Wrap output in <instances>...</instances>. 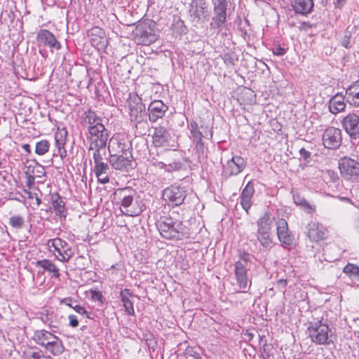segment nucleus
Returning a JSON list of instances; mask_svg holds the SVG:
<instances>
[{
  "label": "nucleus",
  "instance_id": "f257e3e1",
  "mask_svg": "<svg viewBox=\"0 0 359 359\" xmlns=\"http://www.w3.org/2000/svg\"><path fill=\"white\" fill-rule=\"evenodd\" d=\"M213 13L210 22V30L225 39L231 38V30L227 24L226 0H212Z\"/></svg>",
  "mask_w": 359,
  "mask_h": 359
},
{
  "label": "nucleus",
  "instance_id": "f03ea898",
  "mask_svg": "<svg viewBox=\"0 0 359 359\" xmlns=\"http://www.w3.org/2000/svg\"><path fill=\"white\" fill-rule=\"evenodd\" d=\"M156 226L161 236L166 239H180L188 233L183 222L171 216L161 217Z\"/></svg>",
  "mask_w": 359,
  "mask_h": 359
},
{
  "label": "nucleus",
  "instance_id": "7ed1b4c3",
  "mask_svg": "<svg viewBox=\"0 0 359 359\" xmlns=\"http://www.w3.org/2000/svg\"><path fill=\"white\" fill-rule=\"evenodd\" d=\"M250 255L243 252L239 259L234 263V275L240 289L243 290L250 287V281L248 271L251 266Z\"/></svg>",
  "mask_w": 359,
  "mask_h": 359
},
{
  "label": "nucleus",
  "instance_id": "20e7f679",
  "mask_svg": "<svg viewBox=\"0 0 359 359\" xmlns=\"http://www.w3.org/2000/svg\"><path fill=\"white\" fill-rule=\"evenodd\" d=\"M121 201V211L123 214L130 217L139 215L142 212V209L136 205L134 202L137 192L135 189L126 187L117 191L116 193Z\"/></svg>",
  "mask_w": 359,
  "mask_h": 359
},
{
  "label": "nucleus",
  "instance_id": "39448f33",
  "mask_svg": "<svg viewBox=\"0 0 359 359\" xmlns=\"http://www.w3.org/2000/svg\"><path fill=\"white\" fill-rule=\"evenodd\" d=\"M154 27L155 23L152 20H146L140 22L133 31L136 41L144 46H148L155 42L157 39V34Z\"/></svg>",
  "mask_w": 359,
  "mask_h": 359
},
{
  "label": "nucleus",
  "instance_id": "423d86ee",
  "mask_svg": "<svg viewBox=\"0 0 359 359\" xmlns=\"http://www.w3.org/2000/svg\"><path fill=\"white\" fill-rule=\"evenodd\" d=\"M48 245L53 248L55 257L60 262H68L74 255L72 246L60 238L49 239Z\"/></svg>",
  "mask_w": 359,
  "mask_h": 359
},
{
  "label": "nucleus",
  "instance_id": "0eeeda50",
  "mask_svg": "<svg viewBox=\"0 0 359 359\" xmlns=\"http://www.w3.org/2000/svg\"><path fill=\"white\" fill-rule=\"evenodd\" d=\"M163 197L169 206H179L187 197V190L184 187L171 185L163 190Z\"/></svg>",
  "mask_w": 359,
  "mask_h": 359
},
{
  "label": "nucleus",
  "instance_id": "6e6552de",
  "mask_svg": "<svg viewBox=\"0 0 359 359\" xmlns=\"http://www.w3.org/2000/svg\"><path fill=\"white\" fill-rule=\"evenodd\" d=\"M339 169L341 176L347 180H354L359 177V163L344 156L339 160Z\"/></svg>",
  "mask_w": 359,
  "mask_h": 359
},
{
  "label": "nucleus",
  "instance_id": "1a4fd4ad",
  "mask_svg": "<svg viewBox=\"0 0 359 359\" xmlns=\"http://www.w3.org/2000/svg\"><path fill=\"white\" fill-rule=\"evenodd\" d=\"M88 130L89 133L90 147L94 148L106 147L109 133L103 124L96 126H88Z\"/></svg>",
  "mask_w": 359,
  "mask_h": 359
},
{
  "label": "nucleus",
  "instance_id": "9d476101",
  "mask_svg": "<svg viewBox=\"0 0 359 359\" xmlns=\"http://www.w3.org/2000/svg\"><path fill=\"white\" fill-rule=\"evenodd\" d=\"M109 153H111L110 146L108 147ZM133 156L129 150L122 151L121 154H110L109 162L116 170H128L132 168Z\"/></svg>",
  "mask_w": 359,
  "mask_h": 359
},
{
  "label": "nucleus",
  "instance_id": "9b49d317",
  "mask_svg": "<svg viewBox=\"0 0 359 359\" xmlns=\"http://www.w3.org/2000/svg\"><path fill=\"white\" fill-rule=\"evenodd\" d=\"M246 160L239 156H233L223 165L222 175L224 177L229 178L231 176L238 175L246 167Z\"/></svg>",
  "mask_w": 359,
  "mask_h": 359
},
{
  "label": "nucleus",
  "instance_id": "f8f14e48",
  "mask_svg": "<svg viewBox=\"0 0 359 359\" xmlns=\"http://www.w3.org/2000/svg\"><path fill=\"white\" fill-rule=\"evenodd\" d=\"M342 142L341 130L335 127H328L323 135V144L330 149L339 148Z\"/></svg>",
  "mask_w": 359,
  "mask_h": 359
},
{
  "label": "nucleus",
  "instance_id": "ddd939ff",
  "mask_svg": "<svg viewBox=\"0 0 359 359\" xmlns=\"http://www.w3.org/2000/svg\"><path fill=\"white\" fill-rule=\"evenodd\" d=\"M154 133L151 135L152 144L155 147H166L172 146L170 142L172 136L167 128L161 125L153 127Z\"/></svg>",
  "mask_w": 359,
  "mask_h": 359
},
{
  "label": "nucleus",
  "instance_id": "4468645a",
  "mask_svg": "<svg viewBox=\"0 0 359 359\" xmlns=\"http://www.w3.org/2000/svg\"><path fill=\"white\" fill-rule=\"evenodd\" d=\"M344 130L351 139L359 138V116L355 113H349L341 121Z\"/></svg>",
  "mask_w": 359,
  "mask_h": 359
},
{
  "label": "nucleus",
  "instance_id": "2eb2a0df",
  "mask_svg": "<svg viewBox=\"0 0 359 359\" xmlns=\"http://www.w3.org/2000/svg\"><path fill=\"white\" fill-rule=\"evenodd\" d=\"M87 34L90 37L92 46L99 51H104L106 49L108 42L105 32L102 28L95 26L88 30Z\"/></svg>",
  "mask_w": 359,
  "mask_h": 359
},
{
  "label": "nucleus",
  "instance_id": "dca6fc26",
  "mask_svg": "<svg viewBox=\"0 0 359 359\" xmlns=\"http://www.w3.org/2000/svg\"><path fill=\"white\" fill-rule=\"evenodd\" d=\"M277 235L279 241L285 247L293 245L294 235L289 231L287 222L284 219L276 222Z\"/></svg>",
  "mask_w": 359,
  "mask_h": 359
},
{
  "label": "nucleus",
  "instance_id": "f3484780",
  "mask_svg": "<svg viewBox=\"0 0 359 359\" xmlns=\"http://www.w3.org/2000/svg\"><path fill=\"white\" fill-rule=\"evenodd\" d=\"M189 11L192 20L196 22L208 16V5L204 0H193Z\"/></svg>",
  "mask_w": 359,
  "mask_h": 359
},
{
  "label": "nucleus",
  "instance_id": "a211bd4d",
  "mask_svg": "<svg viewBox=\"0 0 359 359\" xmlns=\"http://www.w3.org/2000/svg\"><path fill=\"white\" fill-rule=\"evenodd\" d=\"M37 40L40 44L49 48L52 52L54 50H58L61 48L60 43L54 34L47 29H41L38 32Z\"/></svg>",
  "mask_w": 359,
  "mask_h": 359
},
{
  "label": "nucleus",
  "instance_id": "6ab92c4d",
  "mask_svg": "<svg viewBox=\"0 0 359 359\" xmlns=\"http://www.w3.org/2000/svg\"><path fill=\"white\" fill-rule=\"evenodd\" d=\"M168 109V107L161 100H158L151 102L148 107L150 122L155 123L159 118H162Z\"/></svg>",
  "mask_w": 359,
  "mask_h": 359
},
{
  "label": "nucleus",
  "instance_id": "aec40b11",
  "mask_svg": "<svg viewBox=\"0 0 359 359\" xmlns=\"http://www.w3.org/2000/svg\"><path fill=\"white\" fill-rule=\"evenodd\" d=\"M50 338H36V344L43 346L47 352L53 355H60L64 351V346L59 338H53L54 340L49 341Z\"/></svg>",
  "mask_w": 359,
  "mask_h": 359
},
{
  "label": "nucleus",
  "instance_id": "412c9836",
  "mask_svg": "<svg viewBox=\"0 0 359 359\" xmlns=\"http://www.w3.org/2000/svg\"><path fill=\"white\" fill-rule=\"evenodd\" d=\"M306 229L308 237L312 241L318 242L325 238L326 229L316 221H311Z\"/></svg>",
  "mask_w": 359,
  "mask_h": 359
},
{
  "label": "nucleus",
  "instance_id": "4be33fe9",
  "mask_svg": "<svg viewBox=\"0 0 359 359\" xmlns=\"http://www.w3.org/2000/svg\"><path fill=\"white\" fill-rule=\"evenodd\" d=\"M255 194V186L252 182L247 183L240 196V203L242 208L248 213L252 206V198Z\"/></svg>",
  "mask_w": 359,
  "mask_h": 359
},
{
  "label": "nucleus",
  "instance_id": "5701e85b",
  "mask_svg": "<svg viewBox=\"0 0 359 359\" xmlns=\"http://www.w3.org/2000/svg\"><path fill=\"white\" fill-rule=\"evenodd\" d=\"M50 201L55 214L60 218H66L67 210L65 203L57 192L50 194Z\"/></svg>",
  "mask_w": 359,
  "mask_h": 359
},
{
  "label": "nucleus",
  "instance_id": "b1692460",
  "mask_svg": "<svg viewBox=\"0 0 359 359\" xmlns=\"http://www.w3.org/2000/svg\"><path fill=\"white\" fill-rule=\"evenodd\" d=\"M307 330L309 332V337H328L331 332L328 325L321 320L310 323Z\"/></svg>",
  "mask_w": 359,
  "mask_h": 359
},
{
  "label": "nucleus",
  "instance_id": "393cba45",
  "mask_svg": "<svg viewBox=\"0 0 359 359\" xmlns=\"http://www.w3.org/2000/svg\"><path fill=\"white\" fill-rule=\"evenodd\" d=\"M133 103L135 104L133 105L130 104V116L132 121H136L137 123H142V112L144 110L145 107L142 102V100L140 97H137L134 99Z\"/></svg>",
  "mask_w": 359,
  "mask_h": 359
},
{
  "label": "nucleus",
  "instance_id": "a878e982",
  "mask_svg": "<svg viewBox=\"0 0 359 359\" xmlns=\"http://www.w3.org/2000/svg\"><path fill=\"white\" fill-rule=\"evenodd\" d=\"M345 97L340 93L332 96L329 101V110L333 114H337L345 109Z\"/></svg>",
  "mask_w": 359,
  "mask_h": 359
},
{
  "label": "nucleus",
  "instance_id": "bb28decb",
  "mask_svg": "<svg viewBox=\"0 0 359 359\" xmlns=\"http://www.w3.org/2000/svg\"><path fill=\"white\" fill-rule=\"evenodd\" d=\"M314 4L313 0H294L292 7L296 13L307 15L312 11Z\"/></svg>",
  "mask_w": 359,
  "mask_h": 359
},
{
  "label": "nucleus",
  "instance_id": "cd10ccee",
  "mask_svg": "<svg viewBox=\"0 0 359 359\" xmlns=\"http://www.w3.org/2000/svg\"><path fill=\"white\" fill-rule=\"evenodd\" d=\"M120 297L123 305L125 308V311L130 316H134L135 311L133 307V302L130 299V298L134 296L131 291L129 289L126 288L121 290Z\"/></svg>",
  "mask_w": 359,
  "mask_h": 359
},
{
  "label": "nucleus",
  "instance_id": "c85d7f7f",
  "mask_svg": "<svg viewBox=\"0 0 359 359\" xmlns=\"http://www.w3.org/2000/svg\"><path fill=\"white\" fill-rule=\"evenodd\" d=\"M346 96L351 105L359 107V80L346 89Z\"/></svg>",
  "mask_w": 359,
  "mask_h": 359
},
{
  "label": "nucleus",
  "instance_id": "c756f323",
  "mask_svg": "<svg viewBox=\"0 0 359 359\" xmlns=\"http://www.w3.org/2000/svg\"><path fill=\"white\" fill-rule=\"evenodd\" d=\"M272 222L273 218L271 217L270 212H264L257 222V233L271 232Z\"/></svg>",
  "mask_w": 359,
  "mask_h": 359
},
{
  "label": "nucleus",
  "instance_id": "7c9ffc66",
  "mask_svg": "<svg viewBox=\"0 0 359 359\" xmlns=\"http://www.w3.org/2000/svg\"><path fill=\"white\" fill-rule=\"evenodd\" d=\"M36 266L43 268L45 271H47L51 274L52 277L59 278L60 272L55 264L50 260L44 259L42 260H38L36 262Z\"/></svg>",
  "mask_w": 359,
  "mask_h": 359
},
{
  "label": "nucleus",
  "instance_id": "2f4dec72",
  "mask_svg": "<svg viewBox=\"0 0 359 359\" xmlns=\"http://www.w3.org/2000/svg\"><path fill=\"white\" fill-rule=\"evenodd\" d=\"M190 133L192 138H198V137H204L208 139H211L212 137V133L210 130H205L203 132L201 131L200 128L196 121H191L190 123ZM203 128V126L201 127Z\"/></svg>",
  "mask_w": 359,
  "mask_h": 359
},
{
  "label": "nucleus",
  "instance_id": "473e14b6",
  "mask_svg": "<svg viewBox=\"0 0 359 359\" xmlns=\"http://www.w3.org/2000/svg\"><path fill=\"white\" fill-rule=\"evenodd\" d=\"M171 27L172 33L177 35L186 34L187 32L184 21L179 17H174Z\"/></svg>",
  "mask_w": 359,
  "mask_h": 359
},
{
  "label": "nucleus",
  "instance_id": "72a5a7b5",
  "mask_svg": "<svg viewBox=\"0 0 359 359\" xmlns=\"http://www.w3.org/2000/svg\"><path fill=\"white\" fill-rule=\"evenodd\" d=\"M85 121L88 123V126H96L102 125V118L98 116L95 112L88 110L84 113Z\"/></svg>",
  "mask_w": 359,
  "mask_h": 359
},
{
  "label": "nucleus",
  "instance_id": "f704fd0d",
  "mask_svg": "<svg viewBox=\"0 0 359 359\" xmlns=\"http://www.w3.org/2000/svg\"><path fill=\"white\" fill-rule=\"evenodd\" d=\"M257 238L264 248L269 250L272 247L271 232L257 233Z\"/></svg>",
  "mask_w": 359,
  "mask_h": 359
},
{
  "label": "nucleus",
  "instance_id": "c9c22d12",
  "mask_svg": "<svg viewBox=\"0 0 359 359\" xmlns=\"http://www.w3.org/2000/svg\"><path fill=\"white\" fill-rule=\"evenodd\" d=\"M343 272L348 275L353 280L359 282V267L353 264H348Z\"/></svg>",
  "mask_w": 359,
  "mask_h": 359
},
{
  "label": "nucleus",
  "instance_id": "e433bc0d",
  "mask_svg": "<svg viewBox=\"0 0 359 359\" xmlns=\"http://www.w3.org/2000/svg\"><path fill=\"white\" fill-rule=\"evenodd\" d=\"M8 224L15 229H21L25 226V219L20 215H13L9 218Z\"/></svg>",
  "mask_w": 359,
  "mask_h": 359
},
{
  "label": "nucleus",
  "instance_id": "4c0bfd02",
  "mask_svg": "<svg viewBox=\"0 0 359 359\" xmlns=\"http://www.w3.org/2000/svg\"><path fill=\"white\" fill-rule=\"evenodd\" d=\"M50 148V143L46 140H43L36 144L35 152L38 155L42 156L46 154Z\"/></svg>",
  "mask_w": 359,
  "mask_h": 359
},
{
  "label": "nucleus",
  "instance_id": "58836bf2",
  "mask_svg": "<svg viewBox=\"0 0 359 359\" xmlns=\"http://www.w3.org/2000/svg\"><path fill=\"white\" fill-rule=\"evenodd\" d=\"M94 172L96 177H100L102 174L109 173V167L104 161L94 165Z\"/></svg>",
  "mask_w": 359,
  "mask_h": 359
},
{
  "label": "nucleus",
  "instance_id": "ea45409f",
  "mask_svg": "<svg viewBox=\"0 0 359 359\" xmlns=\"http://www.w3.org/2000/svg\"><path fill=\"white\" fill-rule=\"evenodd\" d=\"M104 149H105V147L94 148V147H89V150L94 151L93 154V158L95 165L104 161L101 152L102 150H104Z\"/></svg>",
  "mask_w": 359,
  "mask_h": 359
},
{
  "label": "nucleus",
  "instance_id": "a19ab883",
  "mask_svg": "<svg viewBox=\"0 0 359 359\" xmlns=\"http://www.w3.org/2000/svg\"><path fill=\"white\" fill-rule=\"evenodd\" d=\"M67 135V130L66 128H57V132L55 133V141H60L66 142Z\"/></svg>",
  "mask_w": 359,
  "mask_h": 359
},
{
  "label": "nucleus",
  "instance_id": "79ce46f5",
  "mask_svg": "<svg viewBox=\"0 0 359 359\" xmlns=\"http://www.w3.org/2000/svg\"><path fill=\"white\" fill-rule=\"evenodd\" d=\"M325 180H328L330 182H335L339 180L338 175L334 170H328L324 174Z\"/></svg>",
  "mask_w": 359,
  "mask_h": 359
},
{
  "label": "nucleus",
  "instance_id": "37998d69",
  "mask_svg": "<svg viewBox=\"0 0 359 359\" xmlns=\"http://www.w3.org/2000/svg\"><path fill=\"white\" fill-rule=\"evenodd\" d=\"M66 142H60V141H55V147L57 149V154L61 157L64 158L67 155V151L65 149V145Z\"/></svg>",
  "mask_w": 359,
  "mask_h": 359
},
{
  "label": "nucleus",
  "instance_id": "c03bdc74",
  "mask_svg": "<svg viewBox=\"0 0 359 359\" xmlns=\"http://www.w3.org/2000/svg\"><path fill=\"white\" fill-rule=\"evenodd\" d=\"M161 168H165L167 171L171 172L172 170H178L181 168V163H173L169 165H166L163 163L160 162Z\"/></svg>",
  "mask_w": 359,
  "mask_h": 359
},
{
  "label": "nucleus",
  "instance_id": "a18cd8bd",
  "mask_svg": "<svg viewBox=\"0 0 359 359\" xmlns=\"http://www.w3.org/2000/svg\"><path fill=\"white\" fill-rule=\"evenodd\" d=\"M195 151L196 154L198 156V159L201 161V159L204 158V151H205V145L204 144H196L195 145Z\"/></svg>",
  "mask_w": 359,
  "mask_h": 359
},
{
  "label": "nucleus",
  "instance_id": "49530a36",
  "mask_svg": "<svg viewBox=\"0 0 359 359\" xmlns=\"http://www.w3.org/2000/svg\"><path fill=\"white\" fill-rule=\"evenodd\" d=\"M32 172L35 174V177H43L46 175L45 168L41 165L35 167Z\"/></svg>",
  "mask_w": 359,
  "mask_h": 359
},
{
  "label": "nucleus",
  "instance_id": "de8ad7c7",
  "mask_svg": "<svg viewBox=\"0 0 359 359\" xmlns=\"http://www.w3.org/2000/svg\"><path fill=\"white\" fill-rule=\"evenodd\" d=\"M294 201L297 205H299L303 207L311 208L310 204L304 199L302 198L299 196H294Z\"/></svg>",
  "mask_w": 359,
  "mask_h": 359
},
{
  "label": "nucleus",
  "instance_id": "09e8293b",
  "mask_svg": "<svg viewBox=\"0 0 359 359\" xmlns=\"http://www.w3.org/2000/svg\"><path fill=\"white\" fill-rule=\"evenodd\" d=\"M351 34L346 32L341 39V44L343 47L348 48L350 47Z\"/></svg>",
  "mask_w": 359,
  "mask_h": 359
},
{
  "label": "nucleus",
  "instance_id": "8fccbe9b",
  "mask_svg": "<svg viewBox=\"0 0 359 359\" xmlns=\"http://www.w3.org/2000/svg\"><path fill=\"white\" fill-rule=\"evenodd\" d=\"M300 158L304 161L309 163L311 158V152L306 150L304 148H302L299 150Z\"/></svg>",
  "mask_w": 359,
  "mask_h": 359
},
{
  "label": "nucleus",
  "instance_id": "3c124183",
  "mask_svg": "<svg viewBox=\"0 0 359 359\" xmlns=\"http://www.w3.org/2000/svg\"><path fill=\"white\" fill-rule=\"evenodd\" d=\"M311 341L316 344H328L333 343L331 338H311Z\"/></svg>",
  "mask_w": 359,
  "mask_h": 359
},
{
  "label": "nucleus",
  "instance_id": "603ef678",
  "mask_svg": "<svg viewBox=\"0 0 359 359\" xmlns=\"http://www.w3.org/2000/svg\"><path fill=\"white\" fill-rule=\"evenodd\" d=\"M273 53L278 56H282L286 53V50L278 44L273 48Z\"/></svg>",
  "mask_w": 359,
  "mask_h": 359
},
{
  "label": "nucleus",
  "instance_id": "864d4df0",
  "mask_svg": "<svg viewBox=\"0 0 359 359\" xmlns=\"http://www.w3.org/2000/svg\"><path fill=\"white\" fill-rule=\"evenodd\" d=\"M35 177L29 173H26V185L28 188H32L34 183Z\"/></svg>",
  "mask_w": 359,
  "mask_h": 359
},
{
  "label": "nucleus",
  "instance_id": "5fc2aeb1",
  "mask_svg": "<svg viewBox=\"0 0 359 359\" xmlns=\"http://www.w3.org/2000/svg\"><path fill=\"white\" fill-rule=\"evenodd\" d=\"M109 173L102 174L100 177H96L99 183L102 184H107L109 182Z\"/></svg>",
  "mask_w": 359,
  "mask_h": 359
},
{
  "label": "nucleus",
  "instance_id": "6e6d98bb",
  "mask_svg": "<svg viewBox=\"0 0 359 359\" xmlns=\"http://www.w3.org/2000/svg\"><path fill=\"white\" fill-rule=\"evenodd\" d=\"M90 295L91 298L95 301H102V294L101 292L96 291V290H92L90 291Z\"/></svg>",
  "mask_w": 359,
  "mask_h": 359
},
{
  "label": "nucleus",
  "instance_id": "4d7b16f0",
  "mask_svg": "<svg viewBox=\"0 0 359 359\" xmlns=\"http://www.w3.org/2000/svg\"><path fill=\"white\" fill-rule=\"evenodd\" d=\"M144 340L149 348L154 349V347L157 344V342L156 341V338H146Z\"/></svg>",
  "mask_w": 359,
  "mask_h": 359
},
{
  "label": "nucleus",
  "instance_id": "13d9d810",
  "mask_svg": "<svg viewBox=\"0 0 359 359\" xmlns=\"http://www.w3.org/2000/svg\"><path fill=\"white\" fill-rule=\"evenodd\" d=\"M69 325L73 327H76L79 325V321L77 320V318L76 316L74 315H69Z\"/></svg>",
  "mask_w": 359,
  "mask_h": 359
},
{
  "label": "nucleus",
  "instance_id": "bf43d9fd",
  "mask_svg": "<svg viewBox=\"0 0 359 359\" xmlns=\"http://www.w3.org/2000/svg\"><path fill=\"white\" fill-rule=\"evenodd\" d=\"M73 309L76 313H79L81 315H86V314H87L86 310L82 306H80V305H78V304H75L74 306H73Z\"/></svg>",
  "mask_w": 359,
  "mask_h": 359
},
{
  "label": "nucleus",
  "instance_id": "052dcab7",
  "mask_svg": "<svg viewBox=\"0 0 359 359\" xmlns=\"http://www.w3.org/2000/svg\"><path fill=\"white\" fill-rule=\"evenodd\" d=\"M316 26L310 22H303L301 23L299 29L301 30L308 31L309 29L315 27Z\"/></svg>",
  "mask_w": 359,
  "mask_h": 359
},
{
  "label": "nucleus",
  "instance_id": "680f3d73",
  "mask_svg": "<svg viewBox=\"0 0 359 359\" xmlns=\"http://www.w3.org/2000/svg\"><path fill=\"white\" fill-rule=\"evenodd\" d=\"M28 359H44L41 351H33Z\"/></svg>",
  "mask_w": 359,
  "mask_h": 359
},
{
  "label": "nucleus",
  "instance_id": "e2e57ef3",
  "mask_svg": "<svg viewBox=\"0 0 359 359\" xmlns=\"http://www.w3.org/2000/svg\"><path fill=\"white\" fill-rule=\"evenodd\" d=\"M61 303L64 304L72 309H73V306H74V305H75L73 302L72 299H71V298H65V299H62Z\"/></svg>",
  "mask_w": 359,
  "mask_h": 359
},
{
  "label": "nucleus",
  "instance_id": "0e129e2a",
  "mask_svg": "<svg viewBox=\"0 0 359 359\" xmlns=\"http://www.w3.org/2000/svg\"><path fill=\"white\" fill-rule=\"evenodd\" d=\"M346 0H336V7L341 8L346 3Z\"/></svg>",
  "mask_w": 359,
  "mask_h": 359
},
{
  "label": "nucleus",
  "instance_id": "69168bd1",
  "mask_svg": "<svg viewBox=\"0 0 359 359\" xmlns=\"http://www.w3.org/2000/svg\"><path fill=\"white\" fill-rule=\"evenodd\" d=\"M339 200L348 203L353 204L352 200L348 197H339Z\"/></svg>",
  "mask_w": 359,
  "mask_h": 359
},
{
  "label": "nucleus",
  "instance_id": "338daca9",
  "mask_svg": "<svg viewBox=\"0 0 359 359\" xmlns=\"http://www.w3.org/2000/svg\"><path fill=\"white\" fill-rule=\"evenodd\" d=\"M22 149L27 153H30L31 152V149H30V145L28 144H24L22 146Z\"/></svg>",
  "mask_w": 359,
  "mask_h": 359
},
{
  "label": "nucleus",
  "instance_id": "774afa93",
  "mask_svg": "<svg viewBox=\"0 0 359 359\" xmlns=\"http://www.w3.org/2000/svg\"><path fill=\"white\" fill-rule=\"evenodd\" d=\"M203 137H198V138H194L193 139V141L196 144H204V142H203Z\"/></svg>",
  "mask_w": 359,
  "mask_h": 359
}]
</instances>
